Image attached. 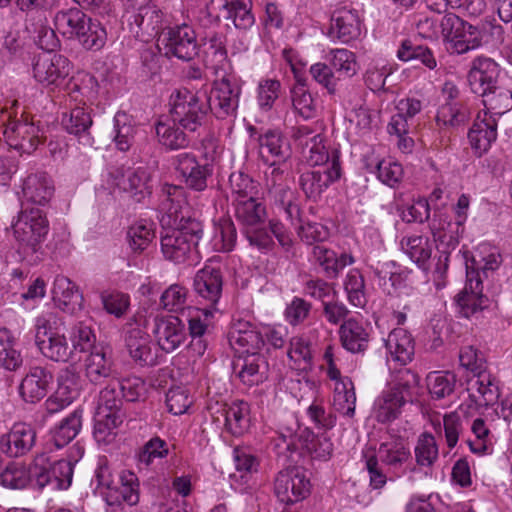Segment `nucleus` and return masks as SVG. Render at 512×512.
Here are the masks:
<instances>
[{
  "mask_svg": "<svg viewBox=\"0 0 512 512\" xmlns=\"http://www.w3.org/2000/svg\"><path fill=\"white\" fill-rule=\"evenodd\" d=\"M61 319L55 312L47 311L39 315L35 320V344L40 352L51 350L60 352L65 350L67 342L64 336L52 332L61 325Z\"/></svg>",
  "mask_w": 512,
  "mask_h": 512,
  "instance_id": "obj_21",
  "label": "nucleus"
},
{
  "mask_svg": "<svg viewBox=\"0 0 512 512\" xmlns=\"http://www.w3.org/2000/svg\"><path fill=\"white\" fill-rule=\"evenodd\" d=\"M378 456L382 463L397 469L409 460L410 452L401 437L390 436L380 444Z\"/></svg>",
  "mask_w": 512,
  "mask_h": 512,
  "instance_id": "obj_38",
  "label": "nucleus"
},
{
  "mask_svg": "<svg viewBox=\"0 0 512 512\" xmlns=\"http://www.w3.org/2000/svg\"><path fill=\"white\" fill-rule=\"evenodd\" d=\"M173 165L187 188L198 192L207 188V180L212 171L207 164H200L194 154L184 152L176 155Z\"/></svg>",
  "mask_w": 512,
  "mask_h": 512,
  "instance_id": "obj_16",
  "label": "nucleus"
},
{
  "mask_svg": "<svg viewBox=\"0 0 512 512\" xmlns=\"http://www.w3.org/2000/svg\"><path fill=\"white\" fill-rule=\"evenodd\" d=\"M344 288L350 304L355 307H364L366 297L364 293L365 282L358 269H351L344 280Z\"/></svg>",
  "mask_w": 512,
  "mask_h": 512,
  "instance_id": "obj_60",
  "label": "nucleus"
},
{
  "mask_svg": "<svg viewBox=\"0 0 512 512\" xmlns=\"http://www.w3.org/2000/svg\"><path fill=\"white\" fill-rule=\"evenodd\" d=\"M274 494L286 505L302 501L310 494V481L301 467H289L277 473Z\"/></svg>",
  "mask_w": 512,
  "mask_h": 512,
  "instance_id": "obj_10",
  "label": "nucleus"
},
{
  "mask_svg": "<svg viewBox=\"0 0 512 512\" xmlns=\"http://www.w3.org/2000/svg\"><path fill=\"white\" fill-rule=\"evenodd\" d=\"M365 169L368 173L375 174L383 184L392 188L395 187L403 177L401 164L392 159L367 161L365 163Z\"/></svg>",
  "mask_w": 512,
  "mask_h": 512,
  "instance_id": "obj_43",
  "label": "nucleus"
},
{
  "mask_svg": "<svg viewBox=\"0 0 512 512\" xmlns=\"http://www.w3.org/2000/svg\"><path fill=\"white\" fill-rule=\"evenodd\" d=\"M429 229L437 250L453 251L458 246L463 231V217L452 221L446 213L434 211Z\"/></svg>",
  "mask_w": 512,
  "mask_h": 512,
  "instance_id": "obj_17",
  "label": "nucleus"
},
{
  "mask_svg": "<svg viewBox=\"0 0 512 512\" xmlns=\"http://www.w3.org/2000/svg\"><path fill=\"white\" fill-rule=\"evenodd\" d=\"M61 124L65 131L78 138L86 146L93 144L90 129L93 120L90 112L83 106H76L69 112L63 113Z\"/></svg>",
  "mask_w": 512,
  "mask_h": 512,
  "instance_id": "obj_28",
  "label": "nucleus"
},
{
  "mask_svg": "<svg viewBox=\"0 0 512 512\" xmlns=\"http://www.w3.org/2000/svg\"><path fill=\"white\" fill-rule=\"evenodd\" d=\"M362 33V22L356 9L347 6L336 9L331 16L329 36L342 43L358 39Z\"/></svg>",
  "mask_w": 512,
  "mask_h": 512,
  "instance_id": "obj_20",
  "label": "nucleus"
},
{
  "mask_svg": "<svg viewBox=\"0 0 512 512\" xmlns=\"http://www.w3.org/2000/svg\"><path fill=\"white\" fill-rule=\"evenodd\" d=\"M282 91V84L276 78H262L256 88V102L263 112L270 111Z\"/></svg>",
  "mask_w": 512,
  "mask_h": 512,
  "instance_id": "obj_52",
  "label": "nucleus"
},
{
  "mask_svg": "<svg viewBox=\"0 0 512 512\" xmlns=\"http://www.w3.org/2000/svg\"><path fill=\"white\" fill-rule=\"evenodd\" d=\"M455 383V376L449 373L433 372L427 377L429 393L434 399H442L452 394Z\"/></svg>",
  "mask_w": 512,
  "mask_h": 512,
  "instance_id": "obj_61",
  "label": "nucleus"
},
{
  "mask_svg": "<svg viewBox=\"0 0 512 512\" xmlns=\"http://www.w3.org/2000/svg\"><path fill=\"white\" fill-rule=\"evenodd\" d=\"M241 88L231 75H224L213 82L209 95H201L217 118L224 119L236 114Z\"/></svg>",
  "mask_w": 512,
  "mask_h": 512,
  "instance_id": "obj_8",
  "label": "nucleus"
},
{
  "mask_svg": "<svg viewBox=\"0 0 512 512\" xmlns=\"http://www.w3.org/2000/svg\"><path fill=\"white\" fill-rule=\"evenodd\" d=\"M72 64L61 54L42 53L33 63V78L42 87L55 90L70 75Z\"/></svg>",
  "mask_w": 512,
  "mask_h": 512,
  "instance_id": "obj_9",
  "label": "nucleus"
},
{
  "mask_svg": "<svg viewBox=\"0 0 512 512\" xmlns=\"http://www.w3.org/2000/svg\"><path fill=\"white\" fill-rule=\"evenodd\" d=\"M169 117L195 135L204 125L208 106L198 92L187 88L173 91L169 98Z\"/></svg>",
  "mask_w": 512,
  "mask_h": 512,
  "instance_id": "obj_3",
  "label": "nucleus"
},
{
  "mask_svg": "<svg viewBox=\"0 0 512 512\" xmlns=\"http://www.w3.org/2000/svg\"><path fill=\"white\" fill-rule=\"evenodd\" d=\"M232 203L253 199L259 194V184L244 172H233L229 177Z\"/></svg>",
  "mask_w": 512,
  "mask_h": 512,
  "instance_id": "obj_49",
  "label": "nucleus"
},
{
  "mask_svg": "<svg viewBox=\"0 0 512 512\" xmlns=\"http://www.w3.org/2000/svg\"><path fill=\"white\" fill-rule=\"evenodd\" d=\"M226 430L233 436H242L250 428V405L243 400H235L223 408Z\"/></svg>",
  "mask_w": 512,
  "mask_h": 512,
  "instance_id": "obj_32",
  "label": "nucleus"
},
{
  "mask_svg": "<svg viewBox=\"0 0 512 512\" xmlns=\"http://www.w3.org/2000/svg\"><path fill=\"white\" fill-rule=\"evenodd\" d=\"M258 145L259 159L265 165L285 164L290 158V145L280 131L267 130L260 134Z\"/></svg>",
  "mask_w": 512,
  "mask_h": 512,
  "instance_id": "obj_24",
  "label": "nucleus"
},
{
  "mask_svg": "<svg viewBox=\"0 0 512 512\" xmlns=\"http://www.w3.org/2000/svg\"><path fill=\"white\" fill-rule=\"evenodd\" d=\"M51 375L40 367L33 368L27 374L20 386L19 392L24 401L35 403L47 394V387L51 379Z\"/></svg>",
  "mask_w": 512,
  "mask_h": 512,
  "instance_id": "obj_34",
  "label": "nucleus"
},
{
  "mask_svg": "<svg viewBox=\"0 0 512 512\" xmlns=\"http://www.w3.org/2000/svg\"><path fill=\"white\" fill-rule=\"evenodd\" d=\"M119 494L124 502L133 506L140 499V484L136 474L129 470H124L119 475Z\"/></svg>",
  "mask_w": 512,
  "mask_h": 512,
  "instance_id": "obj_62",
  "label": "nucleus"
},
{
  "mask_svg": "<svg viewBox=\"0 0 512 512\" xmlns=\"http://www.w3.org/2000/svg\"><path fill=\"white\" fill-rule=\"evenodd\" d=\"M168 455V445L166 441L159 437H153L146 442L136 454L139 464L146 467L155 459H161Z\"/></svg>",
  "mask_w": 512,
  "mask_h": 512,
  "instance_id": "obj_64",
  "label": "nucleus"
},
{
  "mask_svg": "<svg viewBox=\"0 0 512 512\" xmlns=\"http://www.w3.org/2000/svg\"><path fill=\"white\" fill-rule=\"evenodd\" d=\"M161 222L170 228L161 235V251L165 259L176 264L197 258V245L202 238L203 223L197 210L187 201L182 186L165 183L160 193Z\"/></svg>",
  "mask_w": 512,
  "mask_h": 512,
  "instance_id": "obj_1",
  "label": "nucleus"
},
{
  "mask_svg": "<svg viewBox=\"0 0 512 512\" xmlns=\"http://www.w3.org/2000/svg\"><path fill=\"white\" fill-rule=\"evenodd\" d=\"M500 73L498 63L486 56H477L470 66L468 72V83L470 89L475 94H485L489 89L497 86V80Z\"/></svg>",
  "mask_w": 512,
  "mask_h": 512,
  "instance_id": "obj_22",
  "label": "nucleus"
},
{
  "mask_svg": "<svg viewBox=\"0 0 512 512\" xmlns=\"http://www.w3.org/2000/svg\"><path fill=\"white\" fill-rule=\"evenodd\" d=\"M468 139L475 155L482 156L497 139V120L487 112H479L468 132Z\"/></svg>",
  "mask_w": 512,
  "mask_h": 512,
  "instance_id": "obj_25",
  "label": "nucleus"
},
{
  "mask_svg": "<svg viewBox=\"0 0 512 512\" xmlns=\"http://www.w3.org/2000/svg\"><path fill=\"white\" fill-rule=\"evenodd\" d=\"M109 177L113 186L128 193L136 202H142L152 193L151 176L145 168L117 167Z\"/></svg>",
  "mask_w": 512,
  "mask_h": 512,
  "instance_id": "obj_11",
  "label": "nucleus"
},
{
  "mask_svg": "<svg viewBox=\"0 0 512 512\" xmlns=\"http://www.w3.org/2000/svg\"><path fill=\"white\" fill-rule=\"evenodd\" d=\"M397 57L404 62L418 60L430 70L437 67V60L431 49L422 45H413L410 41H404L401 44Z\"/></svg>",
  "mask_w": 512,
  "mask_h": 512,
  "instance_id": "obj_55",
  "label": "nucleus"
},
{
  "mask_svg": "<svg viewBox=\"0 0 512 512\" xmlns=\"http://www.w3.org/2000/svg\"><path fill=\"white\" fill-rule=\"evenodd\" d=\"M163 37L167 54L183 61H190L198 54L195 31L187 23L169 27Z\"/></svg>",
  "mask_w": 512,
  "mask_h": 512,
  "instance_id": "obj_14",
  "label": "nucleus"
},
{
  "mask_svg": "<svg viewBox=\"0 0 512 512\" xmlns=\"http://www.w3.org/2000/svg\"><path fill=\"white\" fill-rule=\"evenodd\" d=\"M401 250L419 268H425L431 258L432 246L429 238L424 235H405L400 240Z\"/></svg>",
  "mask_w": 512,
  "mask_h": 512,
  "instance_id": "obj_37",
  "label": "nucleus"
},
{
  "mask_svg": "<svg viewBox=\"0 0 512 512\" xmlns=\"http://www.w3.org/2000/svg\"><path fill=\"white\" fill-rule=\"evenodd\" d=\"M74 40L86 50L99 51L106 44L107 32L99 21L88 17Z\"/></svg>",
  "mask_w": 512,
  "mask_h": 512,
  "instance_id": "obj_39",
  "label": "nucleus"
},
{
  "mask_svg": "<svg viewBox=\"0 0 512 512\" xmlns=\"http://www.w3.org/2000/svg\"><path fill=\"white\" fill-rule=\"evenodd\" d=\"M159 143L169 150L188 147L194 137L190 131L175 123L172 118L160 119L155 125Z\"/></svg>",
  "mask_w": 512,
  "mask_h": 512,
  "instance_id": "obj_29",
  "label": "nucleus"
},
{
  "mask_svg": "<svg viewBox=\"0 0 512 512\" xmlns=\"http://www.w3.org/2000/svg\"><path fill=\"white\" fill-rule=\"evenodd\" d=\"M32 475L39 490H65L72 482L73 464L71 460H51L46 453H40L32 464Z\"/></svg>",
  "mask_w": 512,
  "mask_h": 512,
  "instance_id": "obj_5",
  "label": "nucleus"
},
{
  "mask_svg": "<svg viewBox=\"0 0 512 512\" xmlns=\"http://www.w3.org/2000/svg\"><path fill=\"white\" fill-rule=\"evenodd\" d=\"M188 290L180 284L170 285L160 297V305L163 309L179 313L187 307Z\"/></svg>",
  "mask_w": 512,
  "mask_h": 512,
  "instance_id": "obj_59",
  "label": "nucleus"
},
{
  "mask_svg": "<svg viewBox=\"0 0 512 512\" xmlns=\"http://www.w3.org/2000/svg\"><path fill=\"white\" fill-rule=\"evenodd\" d=\"M219 3L223 17L232 20L239 30H248L255 23V17L251 11V0H214Z\"/></svg>",
  "mask_w": 512,
  "mask_h": 512,
  "instance_id": "obj_33",
  "label": "nucleus"
},
{
  "mask_svg": "<svg viewBox=\"0 0 512 512\" xmlns=\"http://www.w3.org/2000/svg\"><path fill=\"white\" fill-rule=\"evenodd\" d=\"M22 201L40 207L48 205L54 194L52 179L45 172L28 174L22 181Z\"/></svg>",
  "mask_w": 512,
  "mask_h": 512,
  "instance_id": "obj_26",
  "label": "nucleus"
},
{
  "mask_svg": "<svg viewBox=\"0 0 512 512\" xmlns=\"http://www.w3.org/2000/svg\"><path fill=\"white\" fill-rule=\"evenodd\" d=\"M238 366H241L238 373L239 378L244 384L251 386L260 381L258 377L260 368H265L267 362L260 357V354H246L244 357L239 355L237 359L233 361L234 369Z\"/></svg>",
  "mask_w": 512,
  "mask_h": 512,
  "instance_id": "obj_50",
  "label": "nucleus"
},
{
  "mask_svg": "<svg viewBox=\"0 0 512 512\" xmlns=\"http://www.w3.org/2000/svg\"><path fill=\"white\" fill-rule=\"evenodd\" d=\"M482 291L480 272L466 263V284L456 296V303L462 316L469 318L487 307L488 299Z\"/></svg>",
  "mask_w": 512,
  "mask_h": 512,
  "instance_id": "obj_13",
  "label": "nucleus"
},
{
  "mask_svg": "<svg viewBox=\"0 0 512 512\" xmlns=\"http://www.w3.org/2000/svg\"><path fill=\"white\" fill-rule=\"evenodd\" d=\"M35 441L36 431L31 425L16 423L0 437V450L8 457H21L33 448Z\"/></svg>",
  "mask_w": 512,
  "mask_h": 512,
  "instance_id": "obj_23",
  "label": "nucleus"
},
{
  "mask_svg": "<svg viewBox=\"0 0 512 512\" xmlns=\"http://www.w3.org/2000/svg\"><path fill=\"white\" fill-rule=\"evenodd\" d=\"M469 385L470 397L479 406L493 405L499 397L498 387L486 373L477 376V379Z\"/></svg>",
  "mask_w": 512,
  "mask_h": 512,
  "instance_id": "obj_46",
  "label": "nucleus"
},
{
  "mask_svg": "<svg viewBox=\"0 0 512 512\" xmlns=\"http://www.w3.org/2000/svg\"><path fill=\"white\" fill-rule=\"evenodd\" d=\"M82 427V411L75 410L64 418L52 431V442L56 448L69 444Z\"/></svg>",
  "mask_w": 512,
  "mask_h": 512,
  "instance_id": "obj_44",
  "label": "nucleus"
},
{
  "mask_svg": "<svg viewBox=\"0 0 512 512\" xmlns=\"http://www.w3.org/2000/svg\"><path fill=\"white\" fill-rule=\"evenodd\" d=\"M129 32L136 39L148 42L162 27V13L156 7L140 5L137 11H127Z\"/></svg>",
  "mask_w": 512,
  "mask_h": 512,
  "instance_id": "obj_18",
  "label": "nucleus"
},
{
  "mask_svg": "<svg viewBox=\"0 0 512 512\" xmlns=\"http://www.w3.org/2000/svg\"><path fill=\"white\" fill-rule=\"evenodd\" d=\"M100 299L105 311L117 318L122 317L130 306L129 295L119 291H103Z\"/></svg>",
  "mask_w": 512,
  "mask_h": 512,
  "instance_id": "obj_63",
  "label": "nucleus"
},
{
  "mask_svg": "<svg viewBox=\"0 0 512 512\" xmlns=\"http://www.w3.org/2000/svg\"><path fill=\"white\" fill-rule=\"evenodd\" d=\"M298 442L300 449L312 459L327 461L332 456L333 443L325 434L316 436L310 429L304 428L299 432Z\"/></svg>",
  "mask_w": 512,
  "mask_h": 512,
  "instance_id": "obj_35",
  "label": "nucleus"
},
{
  "mask_svg": "<svg viewBox=\"0 0 512 512\" xmlns=\"http://www.w3.org/2000/svg\"><path fill=\"white\" fill-rule=\"evenodd\" d=\"M264 171L265 187L274 204L284 212L292 225L300 222V208L295 192L286 184V163L267 165Z\"/></svg>",
  "mask_w": 512,
  "mask_h": 512,
  "instance_id": "obj_6",
  "label": "nucleus"
},
{
  "mask_svg": "<svg viewBox=\"0 0 512 512\" xmlns=\"http://www.w3.org/2000/svg\"><path fill=\"white\" fill-rule=\"evenodd\" d=\"M114 142L120 151H128L134 142L137 127L125 113H117L114 117Z\"/></svg>",
  "mask_w": 512,
  "mask_h": 512,
  "instance_id": "obj_54",
  "label": "nucleus"
},
{
  "mask_svg": "<svg viewBox=\"0 0 512 512\" xmlns=\"http://www.w3.org/2000/svg\"><path fill=\"white\" fill-rule=\"evenodd\" d=\"M293 111L305 120L316 117L318 112L317 99L304 87L297 85L291 89Z\"/></svg>",
  "mask_w": 512,
  "mask_h": 512,
  "instance_id": "obj_48",
  "label": "nucleus"
},
{
  "mask_svg": "<svg viewBox=\"0 0 512 512\" xmlns=\"http://www.w3.org/2000/svg\"><path fill=\"white\" fill-rule=\"evenodd\" d=\"M70 371L74 374L85 372V376L94 384L102 383L104 379H117L121 375L112 354H85L79 363L72 362Z\"/></svg>",
  "mask_w": 512,
  "mask_h": 512,
  "instance_id": "obj_15",
  "label": "nucleus"
},
{
  "mask_svg": "<svg viewBox=\"0 0 512 512\" xmlns=\"http://www.w3.org/2000/svg\"><path fill=\"white\" fill-rule=\"evenodd\" d=\"M479 48L498 49L505 40L504 28L494 21H483L476 26Z\"/></svg>",
  "mask_w": 512,
  "mask_h": 512,
  "instance_id": "obj_57",
  "label": "nucleus"
},
{
  "mask_svg": "<svg viewBox=\"0 0 512 512\" xmlns=\"http://www.w3.org/2000/svg\"><path fill=\"white\" fill-rule=\"evenodd\" d=\"M4 137L7 144L22 153L31 154L43 142L44 131L32 117L21 115L5 124Z\"/></svg>",
  "mask_w": 512,
  "mask_h": 512,
  "instance_id": "obj_7",
  "label": "nucleus"
},
{
  "mask_svg": "<svg viewBox=\"0 0 512 512\" xmlns=\"http://www.w3.org/2000/svg\"><path fill=\"white\" fill-rule=\"evenodd\" d=\"M124 417L116 414L95 412L93 435L99 444H110L117 435V428L123 423Z\"/></svg>",
  "mask_w": 512,
  "mask_h": 512,
  "instance_id": "obj_45",
  "label": "nucleus"
},
{
  "mask_svg": "<svg viewBox=\"0 0 512 512\" xmlns=\"http://www.w3.org/2000/svg\"><path fill=\"white\" fill-rule=\"evenodd\" d=\"M236 240V227L230 218L222 217L214 223L213 235L210 240L214 251L230 252L234 249Z\"/></svg>",
  "mask_w": 512,
  "mask_h": 512,
  "instance_id": "obj_42",
  "label": "nucleus"
},
{
  "mask_svg": "<svg viewBox=\"0 0 512 512\" xmlns=\"http://www.w3.org/2000/svg\"><path fill=\"white\" fill-rule=\"evenodd\" d=\"M0 477L2 485L11 489H24L34 480L32 466L26 468V466L17 462L9 463Z\"/></svg>",
  "mask_w": 512,
  "mask_h": 512,
  "instance_id": "obj_51",
  "label": "nucleus"
},
{
  "mask_svg": "<svg viewBox=\"0 0 512 512\" xmlns=\"http://www.w3.org/2000/svg\"><path fill=\"white\" fill-rule=\"evenodd\" d=\"M232 204L236 219L245 228L257 226L263 223L266 218V208L258 200V196Z\"/></svg>",
  "mask_w": 512,
  "mask_h": 512,
  "instance_id": "obj_41",
  "label": "nucleus"
},
{
  "mask_svg": "<svg viewBox=\"0 0 512 512\" xmlns=\"http://www.w3.org/2000/svg\"><path fill=\"white\" fill-rule=\"evenodd\" d=\"M351 387L348 388L345 383L337 385L333 395V408L336 412L353 418L356 408V394L353 384L350 382Z\"/></svg>",
  "mask_w": 512,
  "mask_h": 512,
  "instance_id": "obj_58",
  "label": "nucleus"
},
{
  "mask_svg": "<svg viewBox=\"0 0 512 512\" xmlns=\"http://www.w3.org/2000/svg\"><path fill=\"white\" fill-rule=\"evenodd\" d=\"M227 341L234 352L260 350L261 344H264L261 334L251 323L244 320L233 322L227 333Z\"/></svg>",
  "mask_w": 512,
  "mask_h": 512,
  "instance_id": "obj_27",
  "label": "nucleus"
},
{
  "mask_svg": "<svg viewBox=\"0 0 512 512\" xmlns=\"http://www.w3.org/2000/svg\"><path fill=\"white\" fill-rule=\"evenodd\" d=\"M341 176V167L337 157L324 166L312 167L303 171L299 185L307 198L317 200L327 188Z\"/></svg>",
  "mask_w": 512,
  "mask_h": 512,
  "instance_id": "obj_12",
  "label": "nucleus"
},
{
  "mask_svg": "<svg viewBox=\"0 0 512 512\" xmlns=\"http://www.w3.org/2000/svg\"><path fill=\"white\" fill-rule=\"evenodd\" d=\"M27 29L34 34L35 43L47 53H51L59 46L55 31L47 25V19L42 14L37 22L29 21Z\"/></svg>",
  "mask_w": 512,
  "mask_h": 512,
  "instance_id": "obj_53",
  "label": "nucleus"
},
{
  "mask_svg": "<svg viewBox=\"0 0 512 512\" xmlns=\"http://www.w3.org/2000/svg\"><path fill=\"white\" fill-rule=\"evenodd\" d=\"M155 334L163 352L178 348L184 338L180 320L177 317H160L155 319Z\"/></svg>",
  "mask_w": 512,
  "mask_h": 512,
  "instance_id": "obj_31",
  "label": "nucleus"
},
{
  "mask_svg": "<svg viewBox=\"0 0 512 512\" xmlns=\"http://www.w3.org/2000/svg\"><path fill=\"white\" fill-rule=\"evenodd\" d=\"M88 16L78 8L58 11L54 18L56 30L67 39L74 40Z\"/></svg>",
  "mask_w": 512,
  "mask_h": 512,
  "instance_id": "obj_40",
  "label": "nucleus"
},
{
  "mask_svg": "<svg viewBox=\"0 0 512 512\" xmlns=\"http://www.w3.org/2000/svg\"><path fill=\"white\" fill-rule=\"evenodd\" d=\"M11 226L18 250L24 254L37 252L49 231L47 217L39 208L22 209Z\"/></svg>",
  "mask_w": 512,
  "mask_h": 512,
  "instance_id": "obj_4",
  "label": "nucleus"
},
{
  "mask_svg": "<svg viewBox=\"0 0 512 512\" xmlns=\"http://www.w3.org/2000/svg\"><path fill=\"white\" fill-rule=\"evenodd\" d=\"M339 333L342 346L348 352H364L368 349L369 334L355 317L345 320Z\"/></svg>",
  "mask_w": 512,
  "mask_h": 512,
  "instance_id": "obj_36",
  "label": "nucleus"
},
{
  "mask_svg": "<svg viewBox=\"0 0 512 512\" xmlns=\"http://www.w3.org/2000/svg\"><path fill=\"white\" fill-rule=\"evenodd\" d=\"M478 95L482 97V103L485 108L483 112H487L494 117L495 115H502L511 109L509 90L495 86V88L486 91L485 94Z\"/></svg>",
  "mask_w": 512,
  "mask_h": 512,
  "instance_id": "obj_56",
  "label": "nucleus"
},
{
  "mask_svg": "<svg viewBox=\"0 0 512 512\" xmlns=\"http://www.w3.org/2000/svg\"><path fill=\"white\" fill-rule=\"evenodd\" d=\"M193 289L207 305L214 307L220 300L223 290V275L220 267L213 265L212 262L206 263L195 274Z\"/></svg>",
  "mask_w": 512,
  "mask_h": 512,
  "instance_id": "obj_19",
  "label": "nucleus"
},
{
  "mask_svg": "<svg viewBox=\"0 0 512 512\" xmlns=\"http://www.w3.org/2000/svg\"><path fill=\"white\" fill-rule=\"evenodd\" d=\"M420 395V376L412 370H400L375 398L373 417L380 424H390L400 418L407 404L416 403Z\"/></svg>",
  "mask_w": 512,
  "mask_h": 512,
  "instance_id": "obj_2",
  "label": "nucleus"
},
{
  "mask_svg": "<svg viewBox=\"0 0 512 512\" xmlns=\"http://www.w3.org/2000/svg\"><path fill=\"white\" fill-rule=\"evenodd\" d=\"M127 237L132 250L142 252L155 237V224L146 219L138 220L129 227Z\"/></svg>",
  "mask_w": 512,
  "mask_h": 512,
  "instance_id": "obj_47",
  "label": "nucleus"
},
{
  "mask_svg": "<svg viewBox=\"0 0 512 512\" xmlns=\"http://www.w3.org/2000/svg\"><path fill=\"white\" fill-rule=\"evenodd\" d=\"M52 298L64 312L73 314L81 309L82 295L78 287L66 276L57 275L53 282Z\"/></svg>",
  "mask_w": 512,
  "mask_h": 512,
  "instance_id": "obj_30",
  "label": "nucleus"
}]
</instances>
